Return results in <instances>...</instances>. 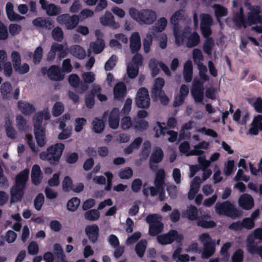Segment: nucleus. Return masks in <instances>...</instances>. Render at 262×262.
<instances>
[{"label": "nucleus", "mask_w": 262, "mask_h": 262, "mask_svg": "<svg viewBox=\"0 0 262 262\" xmlns=\"http://www.w3.org/2000/svg\"><path fill=\"white\" fill-rule=\"evenodd\" d=\"M245 5L247 7L250 12L248 14L247 19L244 18L243 10L241 8L239 10L237 8V4L236 1H233V6L234 7V11L237 9V12L234 14L233 16V20L236 25L239 27L243 26L246 28L247 26L252 24H255V26L253 27V29L258 33L262 32V16L258 15L260 12V8L258 6H251L248 3H245Z\"/></svg>", "instance_id": "obj_1"}, {"label": "nucleus", "mask_w": 262, "mask_h": 262, "mask_svg": "<svg viewBox=\"0 0 262 262\" xmlns=\"http://www.w3.org/2000/svg\"><path fill=\"white\" fill-rule=\"evenodd\" d=\"M50 118V113L47 109L36 114L33 118L35 139L38 145L41 147L44 146L46 143L45 129L41 124L43 120H48Z\"/></svg>", "instance_id": "obj_2"}, {"label": "nucleus", "mask_w": 262, "mask_h": 262, "mask_svg": "<svg viewBox=\"0 0 262 262\" xmlns=\"http://www.w3.org/2000/svg\"><path fill=\"white\" fill-rule=\"evenodd\" d=\"M29 169H25L16 177L15 185L11 191V203L16 202L21 199L24 194V189L28 179Z\"/></svg>", "instance_id": "obj_3"}, {"label": "nucleus", "mask_w": 262, "mask_h": 262, "mask_svg": "<svg viewBox=\"0 0 262 262\" xmlns=\"http://www.w3.org/2000/svg\"><path fill=\"white\" fill-rule=\"evenodd\" d=\"M64 148V144L57 143L49 146L46 151L40 152V158L48 161L50 164L56 165L58 162Z\"/></svg>", "instance_id": "obj_4"}, {"label": "nucleus", "mask_w": 262, "mask_h": 262, "mask_svg": "<svg viewBox=\"0 0 262 262\" xmlns=\"http://www.w3.org/2000/svg\"><path fill=\"white\" fill-rule=\"evenodd\" d=\"M128 12L130 17L140 24H151L157 18L155 12L148 9L139 11L134 8H130Z\"/></svg>", "instance_id": "obj_5"}, {"label": "nucleus", "mask_w": 262, "mask_h": 262, "mask_svg": "<svg viewBox=\"0 0 262 262\" xmlns=\"http://www.w3.org/2000/svg\"><path fill=\"white\" fill-rule=\"evenodd\" d=\"M174 34L176 38V42L179 45L184 42L185 38L186 39L185 40L186 45L189 48L197 45L200 42L199 35L194 32L191 33L189 28L185 29L184 32L182 34H179L178 31L176 28H174Z\"/></svg>", "instance_id": "obj_6"}, {"label": "nucleus", "mask_w": 262, "mask_h": 262, "mask_svg": "<svg viewBox=\"0 0 262 262\" xmlns=\"http://www.w3.org/2000/svg\"><path fill=\"white\" fill-rule=\"evenodd\" d=\"M165 177V172L164 170L163 169L158 170L156 173L155 180V187H151L150 188L151 195L155 196L159 194V199L161 201L164 200L165 197L163 189Z\"/></svg>", "instance_id": "obj_7"}, {"label": "nucleus", "mask_w": 262, "mask_h": 262, "mask_svg": "<svg viewBox=\"0 0 262 262\" xmlns=\"http://www.w3.org/2000/svg\"><path fill=\"white\" fill-rule=\"evenodd\" d=\"M216 212L219 215L235 218L240 215L239 211L229 202L217 203L215 206Z\"/></svg>", "instance_id": "obj_8"}, {"label": "nucleus", "mask_w": 262, "mask_h": 262, "mask_svg": "<svg viewBox=\"0 0 262 262\" xmlns=\"http://www.w3.org/2000/svg\"><path fill=\"white\" fill-rule=\"evenodd\" d=\"M162 217L158 214H150L147 216L146 222L149 224V233L155 236L163 231V225L161 222Z\"/></svg>", "instance_id": "obj_9"}, {"label": "nucleus", "mask_w": 262, "mask_h": 262, "mask_svg": "<svg viewBox=\"0 0 262 262\" xmlns=\"http://www.w3.org/2000/svg\"><path fill=\"white\" fill-rule=\"evenodd\" d=\"M199 239L203 244L204 250L202 253L203 258H208L215 252L214 242L212 240L207 233L200 235Z\"/></svg>", "instance_id": "obj_10"}, {"label": "nucleus", "mask_w": 262, "mask_h": 262, "mask_svg": "<svg viewBox=\"0 0 262 262\" xmlns=\"http://www.w3.org/2000/svg\"><path fill=\"white\" fill-rule=\"evenodd\" d=\"M57 22L64 25L68 30L73 29L77 26L79 22V17L76 15L70 16L68 14H62L58 16L57 18Z\"/></svg>", "instance_id": "obj_11"}, {"label": "nucleus", "mask_w": 262, "mask_h": 262, "mask_svg": "<svg viewBox=\"0 0 262 262\" xmlns=\"http://www.w3.org/2000/svg\"><path fill=\"white\" fill-rule=\"evenodd\" d=\"M255 239L262 241V228L256 229L247 237L246 248L247 251L251 254H254L255 253L254 241Z\"/></svg>", "instance_id": "obj_12"}, {"label": "nucleus", "mask_w": 262, "mask_h": 262, "mask_svg": "<svg viewBox=\"0 0 262 262\" xmlns=\"http://www.w3.org/2000/svg\"><path fill=\"white\" fill-rule=\"evenodd\" d=\"M183 238L182 234L174 230H171L168 233L159 235L157 237L158 242L162 245L169 244L174 241L180 242Z\"/></svg>", "instance_id": "obj_13"}, {"label": "nucleus", "mask_w": 262, "mask_h": 262, "mask_svg": "<svg viewBox=\"0 0 262 262\" xmlns=\"http://www.w3.org/2000/svg\"><path fill=\"white\" fill-rule=\"evenodd\" d=\"M137 105L141 108H147L150 105V98L148 90L144 88L140 89L136 98Z\"/></svg>", "instance_id": "obj_14"}, {"label": "nucleus", "mask_w": 262, "mask_h": 262, "mask_svg": "<svg viewBox=\"0 0 262 262\" xmlns=\"http://www.w3.org/2000/svg\"><path fill=\"white\" fill-rule=\"evenodd\" d=\"M41 72L43 75L47 74L51 79L57 81L62 80L64 76L63 71L55 66H51L48 70L46 68H43Z\"/></svg>", "instance_id": "obj_15"}, {"label": "nucleus", "mask_w": 262, "mask_h": 262, "mask_svg": "<svg viewBox=\"0 0 262 262\" xmlns=\"http://www.w3.org/2000/svg\"><path fill=\"white\" fill-rule=\"evenodd\" d=\"M119 110L117 108H114L110 112H105L103 114V118H105L106 115H108V122L109 126L113 129H116L119 124Z\"/></svg>", "instance_id": "obj_16"}, {"label": "nucleus", "mask_w": 262, "mask_h": 262, "mask_svg": "<svg viewBox=\"0 0 262 262\" xmlns=\"http://www.w3.org/2000/svg\"><path fill=\"white\" fill-rule=\"evenodd\" d=\"M149 67L151 71L152 76H155L159 73V67L162 69L166 75H170V72L168 67L162 62H158L155 59H151L149 62Z\"/></svg>", "instance_id": "obj_17"}, {"label": "nucleus", "mask_w": 262, "mask_h": 262, "mask_svg": "<svg viewBox=\"0 0 262 262\" xmlns=\"http://www.w3.org/2000/svg\"><path fill=\"white\" fill-rule=\"evenodd\" d=\"M129 49L132 53H137L141 49V42L139 33L137 32L132 33L129 37Z\"/></svg>", "instance_id": "obj_18"}, {"label": "nucleus", "mask_w": 262, "mask_h": 262, "mask_svg": "<svg viewBox=\"0 0 262 262\" xmlns=\"http://www.w3.org/2000/svg\"><path fill=\"white\" fill-rule=\"evenodd\" d=\"M191 93L195 102H202L204 98L203 86L202 84H199L197 81L194 80Z\"/></svg>", "instance_id": "obj_19"}, {"label": "nucleus", "mask_w": 262, "mask_h": 262, "mask_svg": "<svg viewBox=\"0 0 262 262\" xmlns=\"http://www.w3.org/2000/svg\"><path fill=\"white\" fill-rule=\"evenodd\" d=\"M212 22V18L209 15H201V29L202 33L205 37H208L211 34L210 27Z\"/></svg>", "instance_id": "obj_20"}, {"label": "nucleus", "mask_w": 262, "mask_h": 262, "mask_svg": "<svg viewBox=\"0 0 262 262\" xmlns=\"http://www.w3.org/2000/svg\"><path fill=\"white\" fill-rule=\"evenodd\" d=\"M95 35L97 37V39L95 42L90 45V47L94 53L98 54L102 51L105 47V44L103 40L101 38L102 34L100 31L96 30L95 31Z\"/></svg>", "instance_id": "obj_21"}, {"label": "nucleus", "mask_w": 262, "mask_h": 262, "mask_svg": "<svg viewBox=\"0 0 262 262\" xmlns=\"http://www.w3.org/2000/svg\"><path fill=\"white\" fill-rule=\"evenodd\" d=\"M101 24L103 26H109L113 28H118L119 24L115 22L114 17L109 11H106L105 14L100 18Z\"/></svg>", "instance_id": "obj_22"}, {"label": "nucleus", "mask_w": 262, "mask_h": 262, "mask_svg": "<svg viewBox=\"0 0 262 262\" xmlns=\"http://www.w3.org/2000/svg\"><path fill=\"white\" fill-rule=\"evenodd\" d=\"M238 204L240 207L246 210L251 209L254 205L253 199L252 196L248 194L242 195L238 200Z\"/></svg>", "instance_id": "obj_23"}, {"label": "nucleus", "mask_w": 262, "mask_h": 262, "mask_svg": "<svg viewBox=\"0 0 262 262\" xmlns=\"http://www.w3.org/2000/svg\"><path fill=\"white\" fill-rule=\"evenodd\" d=\"M189 93V89L185 84L182 85L179 91V93L176 96L173 105L178 106L181 105Z\"/></svg>", "instance_id": "obj_24"}, {"label": "nucleus", "mask_w": 262, "mask_h": 262, "mask_svg": "<svg viewBox=\"0 0 262 262\" xmlns=\"http://www.w3.org/2000/svg\"><path fill=\"white\" fill-rule=\"evenodd\" d=\"M202 183L201 179L199 177H195L193 178L190 183V188L188 194L189 200H192L195 195L199 191L200 184Z\"/></svg>", "instance_id": "obj_25"}, {"label": "nucleus", "mask_w": 262, "mask_h": 262, "mask_svg": "<svg viewBox=\"0 0 262 262\" xmlns=\"http://www.w3.org/2000/svg\"><path fill=\"white\" fill-rule=\"evenodd\" d=\"M163 158V152L160 148L156 147L154 149L149 160L150 167L155 170L154 163H158L162 161Z\"/></svg>", "instance_id": "obj_26"}, {"label": "nucleus", "mask_w": 262, "mask_h": 262, "mask_svg": "<svg viewBox=\"0 0 262 262\" xmlns=\"http://www.w3.org/2000/svg\"><path fill=\"white\" fill-rule=\"evenodd\" d=\"M85 233L90 241L93 243H95L99 235V228L96 225L87 226L85 228Z\"/></svg>", "instance_id": "obj_27"}, {"label": "nucleus", "mask_w": 262, "mask_h": 262, "mask_svg": "<svg viewBox=\"0 0 262 262\" xmlns=\"http://www.w3.org/2000/svg\"><path fill=\"white\" fill-rule=\"evenodd\" d=\"M6 11L7 16L11 21H19L24 19V16H21L14 12L13 10V5L10 2L7 3Z\"/></svg>", "instance_id": "obj_28"}, {"label": "nucleus", "mask_w": 262, "mask_h": 262, "mask_svg": "<svg viewBox=\"0 0 262 262\" xmlns=\"http://www.w3.org/2000/svg\"><path fill=\"white\" fill-rule=\"evenodd\" d=\"M39 3L42 9L45 10L47 14L49 15H55L60 12L58 8L53 4L47 5V2L46 0H39Z\"/></svg>", "instance_id": "obj_29"}, {"label": "nucleus", "mask_w": 262, "mask_h": 262, "mask_svg": "<svg viewBox=\"0 0 262 262\" xmlns=\"http://www.w3.org/2000/svg\"><path fill=\"white\" fill-rule=\"evenodd\" d=\"M42 178V173L39 166L38 165H33L31 171L32 183L35 185H38L40 183Z\"/></svg>", "instance_id": "obj_30"}, {"label": "nucleus", "mask_w": 262, "mask_h": 262, "mask_svg": "<svg viewBox=\"0 0 262 262\" xmlns=\"http://www.w3.org/2000/svg\"><path fill=\"white\" fill-rule=\"evenodd\" d=\"M164 80L162 78H158L156 79L155 82L151 91V96L152 98H156L158 95L163 93L162 88L164 85Z\"/></svg>", "instance_id": "obj_31"}, {"label": "nucleus", "mask_w": 262, "mask_h": 262, "mask_svg": "<svg viewBox=\"0 0 262 262\" xmlns=\"http://www.w3.org/2000/svg\"><path fill=\"white\" fill-rule=\"evenodd\" d=\"M126 92V86L123 82H119L114 88V97L116 99L122 98Z\"/></svg>", "instance_id": "obj_32"}, {"label": "nucleus", "mask_w": 262, "mask_h": 262, "mask_svg": "<svg viewBox=\"0 0 262 262\" xmlns=\"http://www.w3.org/2000/svg\"><path fill=\"white\" fill-rule=\"evenodd\" d=\"M198 214V209L194 206L190 205L186 210L183 212V215L189 220L193 221L197 219Z\"/></svg>", "instance_id": "obj_33"}, {"label": "nucleus", "mask_w": 262, "mask_h": 262, "mask_svg": "<svg viewBox=\"0 0 262 262\" xmlns=\"http://www.w3.org/2000/svg\"><path fill=\"white\" fill-rule=\"evenodd\" d=\"M183 75L186 82H190L192 77V64L191 61H186L184 66Z\"/></svg>", "instance_id": "obj_34"}, {"label": "nucleus", "mask_w": 262, "mask_h": 262, "mask_svg": "<svg viewBox=\"0 0 262 262\" xmlns=\"http://www.w3.org/2000/svg\"><path fill=\"white\" fill-rule=\"evenodd\" d=\"M70 52L74 56L80 59H83L86 55L84 49L78 45L71 46L70 47Z\"/></svg>", "instance_id": "obj_35"}, {"label": "nucleus", "mask_w": 262, "mask_h": 262, "mask_svg": "<svg viewBox=\"0 0 262 262\" xmlns=\"http://www.w3.org/2000/svg\"><path fill=\"white\" fill-rule=\"evenodd\" d=\"M18 107L19 110L25 114H29L34 111V107L32 104L27 102L19 101L18 102Z\"/></svg>", "instance_id": "obj_36"}, {"label": "nucleus", "mask_w": 262, "mask_h": 262, "mask_svg": "<svg viewBox=\"0 0 262 262\" xmlns=\"http://www.w3.org/2000/svg\"><path fill=\"white\" fill-rule=\"evenodd\" d=\"M33 24L37 27H42L50 29L52 26V23L49 19H43L41 17L36 18L33 21Z\"/></svg>", "instance_id": "obj_37"}, {"label": "nucleus", "mask_w": 262, "mask_h": 262, "mask_svg": "<svg viewBox=\"0 0 262 262\" xmlns=\"http://www.w3.org/2000/svg\"><path fill=\"white\" fill-rule=\"evenodd\" d=\"M182 252L181 248H177L174 251L172 258L176 262H184L189 260V255L187 254L181 255Z\"/></svg>", "instance_id": "obj_38"}, {"label": "nucleus", "mask_w": 262, "mask_h": 262, "mask_svg": "<svg viewBox=\"0 0 262 262\" xmlns=\"http://www.w3.org/2000/svg\"><path fill=\"white\" fill-rule=\"evenodd\" d=\"M179 150L181 153L185 154L187 156L195 155V154L198 153L195 150H194V148L192 150L190 149V145L187 142L182 143L179 146Z\"/></svg>", "instance_id": "obj_39"}, {"label": "nucleus", "mask_w": 262, "mask_h": 262, "mask_svg": "<svg viewBox=\"0 0 262 262\" xmlns=\"http://www.w3.org/2000/svg\"><path fill=\"white\" fill-rule=\"evenodd\" d=\"M248 102L258 113H262V99L260 98H250L248 99Z\"/></svg>", "instance_id": "obj_40"}, {"label": "nucleus", "mask_w": 262, "mask_h": 262, "mask_svg": "<svg viewBox=\"0 0 262 262\" xmlns=\"http://www.w3.org/2000/svg\"><path fill=\"white\" fill-rule=\"evenodd\" d=\"M104 128V123L102 120L97 118L94 119L92 122V128L96 133H101Z\"/></svg>", "instance_id": "obj_41"}, {"label": "nucleus", "mask_w": 262, "mask_h": 262, "mask_svg": "<svg viewBox=\"0 0 262 262\" xmlns=\"http://www.w3.org/2000/svg\"><path fill=\"white\" fill-rule=\"evenodd\" d=\"M147 244V242L146 240L142 239L136 245L135 250L139 257H142L143 256Z\"/></svg>", "instance_id": "obj_42"}, {"label": "nucleus", "mask_w": 262, "mask_h": 262, "mask_svg": "<svg viewBox=\"0 0 262 262\" xmlns=\"http://www.w3.org/2000/svg\"><path fill=\"white\" fill-rule=\"evenodd\" d=\"M193 60L197 64L198 67H200V66H204L202 63V61L203 60V56L201 50L195 49L193 51L192 54Z\"/></svg>", "instance_id": "obj_43"}, {"label": "nucleus", "mask_w": 262, "mask_h": 262, "mask_svg": "<svg viewBox=\"0 0 262 262\" xmlns=\"http://www.w3.org/2000/svg\"><path fill=\"white\" fill-rule=\"evenodd\" d=\"M241 112L240 110L237 109L236 110V111L234 112L233 116V120L236 122H237L238 123L241 124H245L247 122V121L248 120V118L249 117V115L247 113L245 114L244 115H243L241 118Z\"/></svg>", "instance_id": "obj_44"}, {"label": "nucleus", "mask_w": 262, "mask_h": 262, "mask_svg": "<svg viewBox=\"0 0 262 262\" xmlns=\"http://www.w3.org/2000/svg\"><path fill=\"white\" fill-rule=\"evenodd\" d=\"M200 67H198L199 70V76L201 82L195 80L199 84H203L205 82L209 80V77L207 75L206 73L207 71V68L205 66H200Z\"/></svg>", "instance_id": "obj_45"}, {"label": "nucleus", "mask_w": 262, "mask_h": 262, "mask_svg": "<svg viewBox=\"0 0 262 262\" xmlns=\"http://www.w3.org/2000/svg\"><path fill=\"white\" fill-rule=\"evenodd\" d=\"M5 129L7 136L12 139L16 137V132L12 126V122L9 119H7L5 121Z\"/></svg>", "instance_id": "obj_46"}, {"label": "nucleus", "mask_w": 262, "mask_h": 262, "mask_svg": "<svg viewBox=\"0 0 262 262\" xmlns=\"http://www.w3.org/2000/svg\"><path fill=\"white\" fill-rule=\"evenodd\" d=\"M52 46L56 51V53H58L60 58H63L66 55L67 50L66 47L63 45L57 43H54L52 44Z\"/></svg>", "instance_id": "obj_47"}, {"label": "nucleus", "mask_w": 262, "mask_h": 262, "mask_svg": "<svg viewBox=\"0 0 262 262\" xmlns=\"http://www.w3.org/2000/svg\"><path fill=\"white\" fill-rule=\"evenodd\" d=\"M220 89L219 88H214L213 86L206 89L205 91L206 97L211 100H215L216 95L219 93Z\"/></svg>", "instance_id": "obj_48"}, {"label": "nucleus", "mask_w": 262, "mask_h": 262, "mask_svg": "<svg viewBox=\"0 0 262 262\" xmlns=\"http://www.w3.org/2000/svg\"><path fill=\"white\" fill-rule=\"evenodd\" d=\"M234 161L233 160H228L225 163L224 173L226 176L230 175L235 170Z\"/></svg>", "instance_id": "obj_49"}, {"label": "nucleus", "mask_w": 262, "mask_h": 262, "mask_svg": "<svg viewBox=\"0 0 262 262\" xmlns=\"http://www.w3.org/2000/svg\"><path fill=\"white\" fill-rule=\"evenodd\" d=\"M100 217V213L97 210L92 209L86 211L84 214V217L85 219L89 221H96Z\"/></svg>", "instance_id": "obj_50"}, {"label": "nucleus", "mask_w": 262, "mask_h": 262, "mask_svg": "<svg viewBox=\"0 0 262 262\" xmlns=\"http://www.w3.org/2000/svg\"><path fill=\"white\" fill-rule=\"evenodd\" d=\"M80 203V200L78 198H73L70 200L67 203V208L69 210L75 211Z\"/></svg>", "instance_id": "obj_51"}, {"label": "nucleus", "mask_w": 262, "mask_h": 262, "mask_svg": "<svg viewBox=\"0 0 262 262\" xmlns=\"http://www.w3.org/2000/svg\"><path fill=\"white\" fill-rule=\"evenodd\" d=\"M152 41V35L150 33H149L146 35V37L143 41V49L145 53H147L150 51Z\"/></svg>", "instance_id": "obj_52"}, {"label": "nucleus", "mask_w": 262, "mask_h": 262, "mask_svg": "<svg viewBox=\"0 0 262 262\" xmlns=\"http://www.w3.org/2000/svg\"><path fill=\"white\" fill-rule=\"evenodd\" d=\"M81 77L84 83H92L96 79V75L92 72H86L82 74Z\"/></svg>", "instance_id": "obj_53"}, {"label": "nucleus", "mask_w": 262, "mask_h": 262, "mask_svg": "<svg viewBox=\"0 0 262 262\" xmlns=\"http://www.w3.org/2000/svg\"><path fill=\"white\" fill-rule=\"evenodd\" d=\"M11 90L12 87L10 83L5 82L2 85L1 91L4 99L9 97Z\"/></svg>", "instance_id": "obj_54"}, {"label": "nucleus", "mask_w": 262, "mask_h": 262, "mask_svg": "<svg viewBox=\"0 0 262 262\" xmlns=\"http://www.w3.org/2000/svg\"><path fill=\"white\" fill-rule=\"evenodd\" d=\"M142 139L141 138H137L135 139L130 145L124 150V152L126 154L132 153L134 149L137 148L141 143L142 142Z\"/></svg>", "instance_id": "obj_55"}, {"label": "nucleus", "mask_w": 262, "mask_h": 262, "mask_svg": "<svg viewBox=\"0 0 262 262\" xmlns=\"http://www.w3.org/2000/svg\"><path fill=\"white\" fill-rule=\"evenodd\" d=\"M164 124L157 122L156 125L154 127V130L155 132V136L156 137H159L161 135H164L167 129L165 127H164Z\"/></svg>", "instance_id": "obj_56"}, {"label": "nucleus", "mask_w": 262, "mask_h": 262, "mask_svg": "<svg viewBox=\"0 0 262 262\" xmlns=\"http://www.w3.org/2000/svg\"><path fill=\"white\" fill-rule=\"evenodd\" d=\"M205 217H201L199 219L198 225L203 228H213L215 226V223L212 221H207L205 220Z\"/></svg>", "instance_id": "obj_57"}, {"label": "nucleus", "mask_w": 262, "mask_h": 262, "mask_svg": "<svg viewBox=\"0 0 262 262\" xmlns=\"http://www.w3.org/2000/svg\"><path fill=\"white\" fill-rule=\"evenodd\" d=\"M232 244L230 242H227L222 246L220 253L224 260H227L229 257L228 250L231 247Z\"/></svg>", "instance_id": "obj_58"}, {"label": "nucleus", "mask_w": 262, "mask_h": 262, "mask_svg": "<svg viewBox=\"0 0 262 262\" xmlns=\"http://www.w3.org/2000/svg\"><path fill=\"white\" fill-rule=\"evenodd\" d=\"M209 143L206 141H203L198 145L194 146V150L198 152V154H195V155H202L204 151L203 150L207 149L209 146Z\"/></svg>", "instance_id": "obj_59"}, {"label": "nucleus", "mask_w": 262, "mask_h": 262, "mask_svg": "<svg viewBox=\"0 0 262 262\" xmlns=\"http://www.w3.org/2000/svg\"><path fill=\"white\" fill-rule=\"evenodd\" d=\"M64 110V107L61 102H56L52 108V114L55 117L60 115Z\"/></svg>", "instance_id": "obj_60"}, {"label": "nucleus", "mask_w": 262, "mask_h": 262, "mask_svg": "<svg viewBox=\"0 0 262 262\" xmlns=\"http://www.w3.org/2000/svg\"><path fill=\"white\" fill-rule=\"evenodd\" d=\"M86 120L83 118H77L75 119V130L76 132H80L85 125Z\"/></svg>", "instance_id": "obj_61"}, {"label": "nucleus", "mask_w": 262, "mask_h": 262, "mask_svg": "<svg viewBox=\"0 0 262 262\" xmlns=\"http://www.w3.org/2000/svg\"><path fill=\"white\" fill-rule=\"evenodd\" d=\"M72 185L73 182L72 179L69 176L65 177L62 182L63 190L65 191H70L72 188Z\"/></svg>", "instance_id": "obj_62"}, {"label": "nucleus", "mask_w": 262, "mask_h": 262, "mask_svg": "<svg viewBox=\"0 0 262 262\" xmlns=\"http://www.w3.org/2000/svg\"><path fill=\"white\" fill-rule=\"evenodd\" d=\"M15 71L19 74H24L27 73L29 70V66L27 63L21 64V62L18 65L13 67Z\"/></svg>", "instance_id": "obj_63"}, {"label": "nucleus", "mask_w": 262, "mask_h": 262, "mask_svg": "<svg viewBox=\"0 0 262 262\" xmlns=\"http://www.w3.org/2000/svg\"><path fill=\"white\" fill-rule=\"evenodd\" d=\"M139 72L137 67L134 66L132 64H128L127 68V73L129 77L134 78L137 76Z\"/></svg>", "instance_id": "obj_64"}]
</instances>
